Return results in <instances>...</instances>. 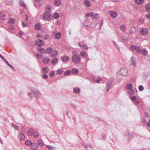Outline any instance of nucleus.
Returning <instances> with one entry per match:
<instances>
[{
    "label": "nucleus",
    "mask_w": 150,
    "mask_h": 150,
    "mask_svg": "<svg viewBox=\"0 0 150 150\" xmlns=\"http://www.w3.org/2000/svg\"><path fill=\"white\" fill-rule=\"evenodd\" d=\"M117 73V74L122 76H128L129 75L127 69L125 67L120 69Z\"/></svg>",
    "instance_id": "1"
},
{
    "label": "nucleus",
    "mask_w": 150,
    "mask_h": 150,
    "mask_svg": "<svg viewBox=\"0 0 150 150\" xmlns=\"http://www.w3.org/2000/svg\"><path fill=\"white\" fill-rule=\"evenodd\" d=\"M42 16L44 19L47 21H50L52 19V17L51 13L47 11L43 13Z\"/></svg>",
    "instance_id": "2"
},
{
    "label": "nucleus",
    "mask_w": 150,
    "mask_h": 150,
    "mask_svg": "<svg viewBox=\"0 0 150 150\" xmlns=\"http://www.w3.org/2000/svg\"><path fill=\"white\" fill-rule=\"evenodd\" d=\"M72 60L74 63L77 64L80 62L81 58L79 57V55L75 54L72 56Z\"/></svg>",
    "instance_id": "3"
},
{
    "label": "nucleus",
    "mask_w": 150,
    "mask_h": 150,
    "mask_svg": "<svg viewBox=\"0 0 150 150\" xmlns=\"http://www.w3.org/2000/svg\"><path fill=\"white\" fill-rule=\"evenodd\" d=\"M134 132H129L128 130L126 131V136L128 141H130L133 138Z\"/></svg>",
    "instance_id": "4"
},
{
    "label": "nucleus",
    "mask_w": 150,
    "mask_h": 150,
    "mask_svg": "<svg viewBox=\"0 0 150 150\" xmlns=\"http://www.w3.org/2000/svg\"><path fill=\"white\" fill-rule=\"evenodd\" d=\"M30 89L33 93L35 97L37 96V95L41 94L40 92L35 88L30 87Z\"/></svg>",
    "instance_id": "5"
},
{
    "label": "nucleus",
    "mask_w": 150,
    "mask_h": 150,
    "mask_svg": "<svg viewBox=\"0 0 150 150\" xmlns=\"http://www.w3.org/2000/svg\"><path fill=\"white\" fill-rule=\"evenodd\" d=\"M35 44L36 46H42L44 45V41L42 40H38L35 42Z\"/></svg>",
    "instance_id": "6"
},
{
    "label": "nucleus",
    "mask_w": 150,
    "mask_h": 150,
    "mask_svg": "<svg viewBox=\"0 0 150 150\" xmlns=\"http://www.w3.org/2000/svg\"><path fill=\"white\" fill-rule=\"evenodd\" d=\"M113 81V79H111L108 82L106 86V91L107 92H108L110 89Z\"/></svg>",
    "instance_id": "7"
},
{
    "label": "nucleus",
    "mask_w": 150,
    "mask_h": 150,
    "mask_svg": "<svg viewBox=\"0 0 150 150\" xmlns=\"http://www.w3.org/2000/svg\"><path fill=\"white\" fill-rule=\"evenodd\" d=\"M61 60L63 62H66L69 61L70 58L66 55L62 56L60 58Z\"/></svg>",
    "instance_id": "8"
},
{
    "label": "nucleus",
    "mask_w": 150,
    "mask_h": 150,
    "mask_svg": "<svg viewBox=\"0 0 150 150\" xmlns=\"http://www.w3.org/2000/svg\"><path fill=\"white\" fill-rule=\"evenodd\" d=\"M141 34L140 35H146L148 33V30L146 28H143L141 29Z\"/></svg>",
    "instance_id": "9"
},
{
    "label": "nucleus",
    "mask_w": 150,
    "mask_h": 150,
    "mask_svg": "<svg viewBox=\"0 0 150 150\" xmlns=\"http://www.w3.org/2000/svg\"><path fill=\"white\" fill-rule=\"evenodd\" d=\"M110 16L111 17L115 18H116L117 16V12L115 11H110Z\"/></svg>",
    "instance_id": "10"
},
{
    "label": "nucleus",
    "mask_w": 150,
    "mask_h": 150,
    "mask_svg": "<svg viewBox=\"0 0 150 150\" xmlns=\"http://www.w3.org/2000/svg\"><path fill=\"white\" fill-rule=\"evenodd\" d=\"M131 64L133 65L134 67L136 65V58L134 56L132 57L131 58Z\"/></svg>",
    "instance_id": "11"
},
{
    "label": "nucleus",
    "mask_w": 150,
    "mask_h": 150,
    "mask_svg": "<svg viewBox=\"0 0 150 150\" xmlns=\"http://www.w3.org/2000/svg\"><path fill=\"white\" fill-rule=\"evenodd\" d=\"M34 28L36 30H39L42 28V26L40 23H36L34 25Z\"/></svg>",
    "instance_id": "12"
},
{
    "label": "nucleus",
    "mask_w": 150,
    "mask_h": 150,
    "mask_svg": "<svg viewBox=\"0 0 150 150\" xmlns=\"http://www.w3.org/2000/svg\"><path fill=\"white\" fill-rule=\"evenodd\" d=\"M62 3L61 0H55L54 2V4L55 6H60Z\"/></svg>",
    "instance_id": "13"
},
{
    "label": "nucleus",
    "mask_w": 150,
    "mask_h": 150,
    "mask_svg": "<svg viewBox=\"0 0 150 150\" xmlns=\"http://www.w3.org/2000/svg\"><path fill=\"white\" fill-rule=\"evenodd\" d=\"M37 50L40 52H42L43 54H45L47 53L46 49H45L43 48H38Z\"/></svg>",
    "instance_id": "14"
},
{
    "label": "nucleus",
    "mask_w": 150,
    "mask_h": 150,
    "mask_svg": "<svg viewBox=\"0 0 150 150\" xmlns=\"http://www.w3.org/2000/svg\"><path fill=\"white\" fill-rule=\"evenodd\" d=\"M84 3L85 6L88 7H89L91 6V2L89 0H85Z\"/></svg>",
    "instance_id": "15"
},
{
    "label": "nucleus",
    "mask_w": 150,
    "mask_h": 150,
    "mask_svg": "<svg viewBox=\"0 0 150 150\" xmlns=\"http://www.w3.org/2000/svg\"><path fill=\"white\" fill-rule=\"evenodd\" d=\"M145 8L147 12L148 13L150 12V4H146Z\"/></svg>",
    "instance_id": "16"
},
{
    "label": "nucleus",
    "mask_w": 150,
    "mask_h": 150,
    "mask_svg": "<svg viewBox=\"0 0 150 150\" xmlns=\"http://www.w3.org/2000/svg\"><path fill=\"white\" fill-rule=\"evenodd\" d=\"M61 33L60 32H58L56 33L55 35V37L56 39L59 40L61 38Z\"/></svg>",
    "instance_id": "17"
},
{
    "label": "nucleus",
    "mask_w": 150,
    "mask_h": 150,
    "mask_svg": "<svg viewBox=\"0 0 150 150\" xmlns=\"http://www.w3.org/2000/svg\"><path fill=\"white\" fill-rule=\"evenodd\" d=\"M58 62V59L57 58H53L51 61V63L53 65H55Z\"/></svg>",
    "instance_id": "18"
},
{
    "label": "nucleus",
    "mask_w": 150,
    "mask_h": 150,
    "mask_svg": "<svg viewBox=\"0 0 150 150\" xmlns=\"http://www.w3.org/2000/svg\"><path fill=\"white\" fill-rule=\"evenodd\" d=\"M31 148L34 150H36L38 147V144L37 143H32L31 145Z\"/></svg>",
    "instance_id": "19"
},
{
    "label": "nucleus",
    "mask_w": 150,
    "mask_h": 150,
    "mask_svg": "<svg viewBox=\"0 0 150 150\" xmlns=\"http://www.w3.org/2000/svg\"><path fill=\"white\" fill-rule=\"evenodd\" d=\"M53 52V53L50 54L51 56L52 57H55L58 54V52L57 50H54Z\"/></svg>",
    "instance_id": "20"
},
{
    "label": "nucleus",
    "mask_w": 150,
    "mask_h": 150,
    "mask_svg": "<svg viewBox=\"0 0 150 150\" xmlns=\"http://www.w3.org/2000/svg\"><path fill=\"white\" fill-rule=\"evenodd\" d=\"M90 21L88 20H85L84 21V25L85 27H88L90 25Z\"/></svg>",
    "instance_id": "21"
},
{
    "label": "nucleus",
    "mask_w": 150,
    "mask_h": 150,
    "mask_svg": "<svg viewBox=\"0 0 150 150\" xmlns=\"http://www.w3.org/2000/svg\"><path fill=\"white\" fill-rule=\"evenodd\" d=\"M47 53L51 54L53 51V49L51 47H48L46 49Z\"/></svg>",
    "instance_id": "22"
},
{
    "label": "nucleus",
    "mask_w": 150,
    "mask_h": 150,
    "mask_svg": "<svg viewBox=\"0 0 150 150\" xmlns=\"http://www.w3.org/2000/svg\"><path fill=\"white\" fill-rule=\"evenodd\" d=\"M42 62L44 64H47L49 63L50 60L47 58H45L43 59Z\"/></svg>",
    "instance_id": "23"
},
{
    "label": "nucleus",
    "mask_w": 150,
    "mask_h": 150,
    "mask_svg": "<svg viewBox=\"0 0 150 150\" xmlns=\"http://www.w3.org/2000/svg\"><path fill=\"white\" fill-rule=\"evenodd\" d=\"M120 28L121 31L123 32H124L126 30V27L125 25L122 24L121 25Z\"/></svg>",
    "instance_id": "24"
},
{
    "label": "nucleus",
    "mask_w": 150,
    "mask_h": 150,
    "mask_svg": "<svg viewBox=\"0 0 150 150\" xmlns=\"http://www.w3.org/2000/svg\"><path fill=\"white\" fill-rule=\"evenodd\" d=\"M49 71V69L48 67L43 68L42 69V72L43 73H48Z\"/></svg>",
    "instance_id": "25"
},
{
    "label": "nucleus",
    "mask_w": 150,
    "mask_h": 150,
    "mask_svg": "<svg viewBox=\"0 0 150 150\" xmlns=\"http://www.w3.org/2000/svg\"><path fill=\"white\" fill-rule=\"evenodd\" d=\"M126 88L129 90H131L132 89L133 86L130 83L127 84L126 86Z\"/></svg>",
    "instance_id": "26"
},
{
    "label": "nucleus",
    "mask_w": 150,
    "mask_h": 150,
    "mask_svg": "<svg viewBox=\"0 0 150 150\" xmlns=\"http://www.w3.org/2000/svg\"><path fill=\"white\" fill-rule=\"evenodd\" d=\"M33 130L31 128L29 129L28 130V134L29 136H31L33 134Z\"/></svg>",
    "instance_id": "27"
},
{
    "label": "nucleus",
    "mask_w": 150,
    "mask_h": 150,
    "mask_svg": "<svg viewBox=\"0 0 150 150\" xmlns=\"http://www.w3.org/2000/svg\"><path fill=\"white\" fill-rule=\"evenodd\" d=\"M91 17L92 18H99V16L96 13H93L91 15Z\"/></svg>",
    "instance_id": "28"
},
{
    "label": "nucleus",
    "mask_w": 150,
    "mask_h": 150,
    "mask_svg": "<svg viewBox=\"0 0 150 150\" xmlns=\"http://www.w3.org/2000/svg\"><path fill=\"white\" fill-rule=\"evenodd\" d=\"M141 52L142 54L144 56L147 55L148 53L147 51L145 49H143L142 50Z\"/></svg>",
    "instance_id": "29"
},
{
    "label": "nucleus",
    "mask_w": 150,
    "mask_h": 150,
    "mask_svg": "<svg viewBox=\"0 0 150 150\" xmlns=\"http://www.w3.org/2000/svg\"><path fill=\"white\" fill-rule=\"evenodd\" d=\"M59 17V15L58 13H54L53 15V18L55 19H58Z\"/></svg>",
    "instance_id": "30"
},
{
    "label": "nucleus",
    "mask_w": 150,
    "mask_h": 150,
    "mask_svg": "<svg viewBox=\"0 0 150 150\" xmlns=\"http://www.w3.org/2000/svg\"><path fill=\"white\" fill-rule=\"evenodd\" d=\"M71 71L69 70L66 71L64 73V75L65 76H68L71 73Z\"/></svg>",
    "instance_id": "31"
},
{
    "label": "nucleus",
    "mask_w": 150,
    "mask_h": 150,
    "mask_svg": "<svg viewBox=\"0 0 150 150\" xmlns=\"http://www.w3.org/2000/svg\"><path fill=\"white\" fill-rule=\"evenodd\" d=\"M81 56L83 57H85L86 56V52L83 50L81 51L80 52Z\"/></svg>",
    "instance_id": "32"
},
{
    "label": "nucleus",
    "mask_w": 150,
    "mask_h": 150,
    "mask_svg": "<svg viewBox=\"0 0 150 150\" xmlns=\"http://www.w3.org/2000/svg\"><path fill=\"white\" fill-rule=\"evenodd\" d=\"M135 50L137 53L139 54L141 52L142 50L140 47L137 46V48Z\"/></svg>",
    "instance_id": "33"
},
{
    "label": "nucleus",
    "mask_w": 150,
    "mask_h": 150,
    "mask_svg": "<svg viewBox=\"0 0 150 150\" xmlns=\"http://www.w3.org/2000/svg\"><path fill=\"white\" fill-rule=\"evenodd\" d=\"M46 148L49 150H54L55 149V147L53 146H51L50 145H46Z\"/></svg>",
    "instance_id": "34"
},
{
    "label": "nucleus",
    "mask_w": 150,
    "mask_h": 150,
    "mask_svg": "<svg viewBox=\"0 0 150 150\" xmlns=\"http://www.w3.org/2000/svg\"><path fill=\"white\" fill-rule=\"evenodd\" d=\"M32 135H33V136L35 138H37L38 136V133L35 130H34Z\"/></svg>",
    "instance_id": "35"
},
{
    "label": "nucleus",
    "mask_w": 150,
    "mask_h": 150,
    "mask_svg": "<svg viewBox=\"0 0 150 150\" xmlns=\"http://www.w3.org/2000/svg\"><path fill=\"white\" fill-rule=\"evenodd\" d=\"M15 22V19H14L12 18H10L9 19L8 23L9 24L11 23L12 24L14 23Z\"/></svg>",
    "instance_id": "36"
},
{
    "label": "nucleus",
    "mask_w": 150,
    "mask_h": 150,
    "mask_svg": "<svg viewBox=\"0 0 150 150\" xmlns=\"http://www.w3.org/2000/svg\"><path fill=\"white\" fill-rule=\"evenodd\" d=\"M130 48L132 50H136V48H137V46L134 45H132L130 46Z\"/></svg>",
    "instance_id": "37"
},
{
    "label": "nucleus",
    "mask_w": 150,
    "mask_h": 150,
    "mask_svg": "<svg viewBox=\"0 0 150 150\" xmlns=\"http://www.w3.org/2000/svg\"><path fill=\"white\" fill-rule=\"evenodd\" d=\"M20 5L22 7H23L24 8L26 7V6L25 4V3L23 1H20Z\"/></svg>",
    "instance_id": "38"
},
{
    "label": "nucleus",
    "mask_w": 150,
    "mask_h": 150,
    "mask_svg": "<svg viewBox=\"0 0 150 150\" xmlns=\"http://www.w3.org/2000/svg\"><path fill=\"white\" fill-rule=\"evenodd\" d=\"M55 72L54 71H51L49 74V76L51 77H53L55 75Z\"/></svg>",
    "instance_id": "39"
},
{
    "label": "nucleus",
    "mask_w": 150,
    "mask_h": 150,
    "mask_svg": "<svg viewBox=\"0 0 150 150\" xmlns=\"http://www.w3.org/2000/svg\"><path fill=\"white\" fill-rule=\"evenodd\" d=\"M71 71L72 72L74 73L77 74L79 72L78 70L76 68H74Z\"/></svg>",
    "instance_id": "40"
},
{
    "label": "nucleus",
    "mask_w": 150,
    "mask_h": 150,
    "mask_svg": "<svg viewBox=\"0 0 150 150\" xmlns=\"http://www.w3.org/2000/svg\"><path fill=\"white\" fill-rule=\"evenodd\" d=\"M73 91L75 93H77L79 92L80 90L79 88H75L73 89Z\"/></svg>",
    "instance_id": "41"
},
{
    "label": "nucleus",
    "mask_w": 150,
    "mask_h": 150,
    "mask_svg": "<svg viewBox=\"0 0 150 150\" xmlns=\"http://www.w3.org/2000/svg\"><path fill=\"white\" fill-rule=\"evenodd\" d=\"M25 144L28 146L31 145L32 144V143L30 140H27L25 142Z\"/></svg>",
    "instance_id": "42"
},
{
    "label": "nucleus",
    "mask_w": 150,
    "mask_h": 150,
    "mask_svg": "<svg viewBox=\"0 0 150 150\" xmlns=\"http://www.w3.org/2000/svg\"><path fill=\"white\" fill-rule=\"evenodd\" d=\"M20 136L21 137V140H23L25 138V135L22 133H20Z\"/></svg>",
    "instance_id": "43"
},
{
    "label": "nucleus",
    "mask_w": 150,
    "mask_h": 150,
    "mask_svg": "<svg viewBox=\"0 0 150 150\" xmlns=\"http://www.w3.org/2000/svg\"><path fill=\"white\" fill-rule=\"evenodd\" d=\"M130 99L133 102H134V101L136 99V97L135 96H131Z\"/></svg>",
    "instance_id": "44"
},
{
    "label": "nucleus",
    "mask_w": 150,
    "mask_h": 150,
    "mask_svg": "<svg viewBox=\"0 0 150 150\" xmlns=\"http://www.w3.org/2000/svg\"><path fill=\"white\" fill-rule=\"evenodd\" d=\"M1 17V19L2 20V21H4L6 19V16L4 14H3L2 15Z\"/></svg>",
    "instance_id": "45"
},
{
    "label": "nucleus",
    "mask_w": 150,
    "mask_h": 150,
    "mask_svg": "<svg viewBox=\"0 0 150 150\" xmlns=\"http://www.w3.org/2000/svg\"><path fill=\"white\" fill-rule=\"evenodd\" d=\"M38 144L41 146H43V143H42V141L40 140H38Z\"/></svg>",
    "instance_id": "46"
},
{
    "label": "nucleus",
    "mask_w": 150,
    "mask_h": 150,
    "mask_svg": "<svg viewBox=\"0 0 150 150\" xmlns=\"http://www.w3.org/2000/svg\"><path fill=\"white\" fill-rule=\"evenodd\" d=\"M57 74H61L63 73V71L62 70L58 69L57 70Z\"/></svg>",
    "instance_id": "47"
},
{
    "label": "nucleus",
    "mask_w": 150,
    "mask_h": 150,
    "mask_svg": "<svg viewBox=\"0 0 150 150\" xmlns=\"http://www.w3.org/2000/svg\"><path fill=\"white\" fill-rule=\"evenodd\" d=\"M102 80L100 78H98V79H95L94 81L96 82V83H99Z\"/></svg>",
    "instance_id": "48"
},
{
    "label": "nucleus",
    "mask_w": 150,
    "mask_h": 150,
    "mask_svg": "<svg viewBox=\"0 0 150 150\" xmlns=\"http://www.w3.org/2000/svg\"><path fill=\"white\" fill-rule=\"evenodd\" d=\"M36 55V57L39 59H41L42 57V55L40 53H37Z\"/></svg>",
    "instance_id": "49"
},
{
    "label": "nucleus",
    "mask_w": 150,
    "mask_h": 150,
    "mask_svg": "<svg viewBox=\"0 0 150 150\" xmlns=\"http://www.w3.org/2000/svg\"><path fill=\"white\" fill-rule=\"evenodd\" d=\"M6 1L8 5L11 4L13 3V0H6Z\"/></svg>",
    "instance_id": "50"
},
{
    "label": "nucleus",
    "mask_w": 150,
    "mask_h": 150,
    "mask_svg": "<svg viewBox=\"0 0 150 150\" xmlns=\"http://www.w3.org/2000/svg\"><path fill=\"white\" fill-rule=\"evenodd\" d=\"M23 34H24V33L22 31H20L18 33V35L20 38H21Z\"/></svg>",
    "instance_id": "51"
},
{
    "label": "nucleus",
    "mask_w": 150,
    "mask_h": 150,
    "mask_svg": "<svg viewBox=\"0 0 150 150\" xmlns=\"http://www.w3.org/2000/svg\"><path fill=\"white\" fill-rule=\"evenodd\" d=\"M83 145L84 147L86 148L89 147L90 146V145L89 144H87L84 142H83Z\"/></svg>",
    "instance_id": "52"
},
{
    "label": "nucleus",
    "mask_w": 150,
    "mask_h": 150,
    "mask_svg": "<svg viewBox=\"0 0 150 150\" xmlns=\"http://www.w3.org/2000/svg\"><path fill=\"white\" fill-rule=\"evenodd\" d=\"M134 102L135 105H138L140 103V101L136 99Z\"/></svg>",
    "instance_id": "53"
},
{
    "label": "nucleus",
    "mask_w": 150,
    "mask_h": 150,
    "mask_svg": "<svg viewBox=\"0 0 150 150\" xmlns=\"http://www.w3.org/2000/svg\"><path fill=\"white\" fill-rule=\"evenodd\" d=\"M9 28L11 30H13L14 29V26L13 25H10L9 26Z\"/></svg>",
    "instance_id": "54"
},
{
    "label": "nucleus",
    "mask_w": 150,
    "mask_h": 150,
    "mask_svg": "<svg viewBox=\"0 0 150 150\" xmlns=\"http://www.w3.org/2000/svg\"><path fill=\"white\" fill-rule=\"evenodd\" d=\"M82 47L83 49L86 50L88 49V47H87V45L85 44L82 45Z\"/></svg>",
    "instance_id": "55"
},
{
    "label": "nucleus",
    "mask_w": 150,
    "mask_h": 150,
    "mask_svg": "<svg viewBox=\"0 0 150 150\" xmlns=\"http://www.w3.org/2000/svg\"><path fill=\"white\" fill-rule=\"evenodd\" d=\"M138 1H139V2H137V3L139 4H142L144 2V0H138Z\"/></svg>",
    "instance_id": "56"
},
{
    "label": "nucleus",
    "mask_w": 150,
    "mask_h": 150,
    "mask_svg": "<svg viewBox=\"0 0 150 150\" xmlns=\"http://www.w3.org/2000/svg\"><path fill=\"white\" fill-rule=\"evenodd\" d=\"M42 77L43 79H46L48 78V76L47 74H44L42 75Z\"/></svg>",
    "instance_id": "57"
},
{
    "label": "nucleus",
    "mask_w": 150,
    "mask_h": 150,
    "mask_svg": "<svg viewBox=\"0 0 150 150\" xmlns=\"http://www.w3.org/2000/svg\"><path fill=\"white\" fill-rule=\"evenodd\" d=\"M139 89L140 91H142L144 90V87L142 85H140L139 86Z\"/></svg>",
    "instance_id": "58"
},
{
    "label": "nucleus",
    "mask_w": 150,
    "mask_h": 150,
    "mask_svg": "<svg viewBox=\"0 0 150 150\" xmlns=\"http://www.w3.org/2000/svg\"><path fill=\"white\" fill-rule=\"evenodd\" d=\"M22 24L23 27H26L27 26V24L26 23H25L22 21Z\"/></svg>",
    "instance_id": "59"
},
{
    "label": "nucleus",
    "mask_w": 150,
    "mask_h": 150,
    "mask_svg": "<svg viewBox=\"0 0 150 150\" xmlns=\"http://www.w3.org/2000/svg\"><path fill=\"white\" fill-rule=\"evenodd\" d=\"M113 42L114 44L116 46V48L118 49H119V47L118 46L117 43L114 41H113Z\"/></svg>",
    "instance_id": "60"
},
{
    "label": "nucleus",
    "mask_w": 150,
    "mask_h": 150,
    "mask_svg": "<svg viewBox=\"0 0 150 150\" xmlns=\"http://www.w3.org/2000/svg\"><path fill=\"white\" fill-rule=\"evenodd\" d=\"M50 38V36L49 35H47L46 36L44 37V38L45 39V40H47L49 38Z\"/></svg>",
    "instance_id": "61"
},
{
    "label": "nucleus",
    "mask_w": 150,
    "mask_h": 150,
    "mask_svg": "<svg viewBox=\"0 0 150 150\" xmlns=\"http://www.w3.org/2000/svg\"><path fill=\"white\" fill-rule=\"evenodd\" d=\"M28 96L30 97L31 98H33V95L31 93H28Z\"/></svg>",
    "instance_id": "62"
},
{
    "label": "nucleus",
    "mask_w": 150,
    "mask_h": 150,
    "mask_svg": "<svg viewBox=\"0 0 150 150\" xmlns=\"http://www.w3.org/2000/svg\"><path fill=\"white\" fill-rule=\"evenodd\" d=\"M149 115L148 112H145L144 113V116L145 117H147Z\"/></svg>",
    "instance_id": "63"
},
{
    "label": "nucleus",
    "mask_w": 150,
    "mask_h": 150,
    "mask_svg": "<svg viewBox=\"0 0 150 150\" xmlns=\"http://www.w3.org/2000/svg\"><path fill=\"white\" fill-rule=\"evenodd\" d=\"M146 17L148 18H150V13L146 14Z\"/></svg>",
    "instance_id": "64"
}]
</instances>
